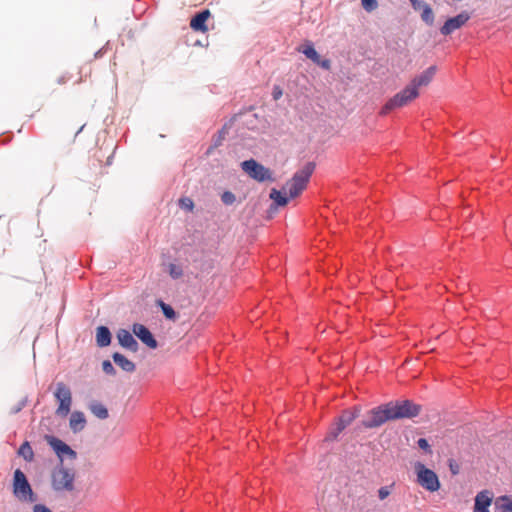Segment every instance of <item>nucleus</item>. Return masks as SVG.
Segmentation results:
<instances>
[{
  "instance_id": "obj_1",
  "label": "nucleus",
  "mask_w": 512,
  "mask_h": 512,
  "mask_svg": "<svg viewBox=\"0 0 512 512\" xmlns=\"http://www.w3.org/2000/svg\"><path fill=\"white\" fill-rule=\"evenodd\" d=\"M314 170L315 163L307 162L302 167V169L294 173L293 177L283 187L290 198H295L302 193V191L306 188Z\"/></svg>"
},
{
  "instance_id": "obj_2",
  "label": "nucleus",
  "mask_w": 512,
  "mask_h": 512,
  "mask_svg": "<svg viewBox=\"0 0 512 512\" xmlns=\"http://www.w3.org/2000/svg\"><path fill=\"white\" fill-rule=\"evenodd\" d=\"M75 471L63 463L57 465L51 473V485L55 491L71 492L74 490Z\"/></svg>"
},
{
  "instance_id": "obj_3",
  "label": "nucleus",
  "mask_w": 512,
  "mask_h": 512,
  "mask_svg": "<svg viewBox=\"0 0 512 512\" xmlns=\"http://www.w3.org/2000/svg\"><path fill=\"white\" fill-rule=\"evenodd\" d=\"M388 407L393 420L412 419L421 412V406L411 400L389 402Z\"/></svg>"
},
{
  "instance_id": "obj_4",
  "label": "nucleus",
  "mask_w": 512,
  "mask_h": 512,
  "mask_svg": "<svg viewBox=\"0 0 512 512\" xmlns=\"http://www.w3.org/2000/svg\"><path fill=\"white\" fill-rule=\"evenodd\" d=\"M13 494L18 500L22 502L31 503L36 501V497L33 493V490L25 474L20 469H16L14 472Z\"/></svg>"
},
{
  "instance_id": "obj_5",
  "label": "nucleus",
  "mask_w": 512,
  "mask_h": 512,
  "mask_svg": "<svg viewBox=\"0 0 512 512\" xmlns=\"http://www.w3.org/2000/svg\"><path fill=\"white\" fill-rule=\"evenodd\" d=\"M418 96L419 91H416V89H414L410 84H408L404 89L396 93L386 102V104L382 108L381 113L387 114L391 110L404 107L408 105L411 101L416 99Z\"/></svg>"
},
{
  "instance_id": "obj_6",
  "label": "nucleus",
  "mask_w": 512,
  "mask_h": 512,
  "mask_svg": "<svg viewBox=\"0 0 512 512\" xmlns=\"http://www.w3.org/2000/svg\"><path fill=\"white\" fill-rule=\"evenodd\" d=\"M241 169L253 180L257 182H274V177L269 168L251 158L240 163Z\"/></svg>"
},
{
  "instance_id": "obj_7",
  "label": "nucleus",
  "mask_w": 512,
  "mask_h": 512,
  "mask_svg": "<svg viewBox=\"0 0 512 512\" xmlns=\"http://www.w3.org/2000/svg\"><path fill=\"white\" fill-rule=\"evenodd\" d=\"M415 469L417 473V482L424 489L430 492H435L440 488L438 476L433 470L427 468L420 462L415 465Z\"/></svg>"
},
{
  "instance_id": "obj_8",
  "label": "nucleus",
  "mask_w": 512,
  "mask_h": 512,
  "mask_svg": "<svg viewBox=\"0 0 512 512\" xmlns=\"http://www.w3.org/2000/svg\"><path fill=\"white\" fill-rule=\"evenodd\" d=\"M54 397L59 402L56 414L65 417L69 414L72 405V393L64 382H58L54 391Z\"/></svg>"
},
{
  "instance_id": "obj_9",
  "label": "nucleus",
  "mask_w": 512,
  "mask_h": 512,
  "mask_svg": "<svg viewBox=\"0 0 512 512\" xmlns=\"http://www.w3.org/2000/svg\"><path fill=\"white\" fill-rule=\"evenodd\" d=\"M393 420L388 407V403L372 409L369 415L362 420V425L365 428H376L381 426L387 421Z\"/></svg>"
},
{
  "instance_id": "obj_10",
  "label": "nucleus",
  "mask_w": 512,
  "mask_h": 512,
  "mask_svg": "<svg viewBox=\"0 0 512 512\" xmlns=\"http://www.w3.org/2000/svg\"><path fill=\"white\" fill-rule=\"evenodd\" d=\"M47 443L53 448L58 457L60 463H63V456L67 455L72 459L76 458V452L72 450L66 443L54 436H45Z\"/></svg>"
},
{
  "instance_id": "obj_11",
  "label": "nucleus",
  "mask_w": 512,
  "mask_h": 512,
  "mask_svg": "<svg viewBox=\"0 0 512 512\" xmlns=\"http://www.w3.org/2000/svg\"><path fill=\"white\" fill-rule=\"evenodd\" d=\"M469 18L470 17L466 12H462L447 19L444 25L440 28V33L444 36L450 35L455 30L460 29L469 20Z\"/></svg>"
},
{
  "instance_id": "obj_12",
  "label": "nucleus",
  "mask_w": 512,
  "mask_h": 512,
  "mask_svg": "<svg viewBox=\"0 0 512 512\" xmlns=\"http://www.w3.org/2000/svg\"><path fill=\"white\" fill-rule=\"evenodd\" d=\"M132 332L149 348H157L158 343L146 326L139 323H135L132 326Z\"/></svg>"
},
{
  "instance_id": "obj_13",
  "label": "nucleus",
  "mask_w": 512,
  "mask_h": 512,
  "mask_svg": "<svg viewBox=\"0 0 512 512\" xmlns=\"http://www.w3.org/2000/svg\"><path fill=\"white\" fill-rule=\"evenodd\" d=\"M437 71V67L432 65L428 67L425 71H423L421 74L415 76L411 81L410 85L416 89V91H419L420 87L427 86L434 78Z\"/></svg>"
},
{
  "instance_id": "obj_14",
  "label": "nucleus",
  "mask_w": 512,
  "mask_h": 512,
  "mask_svg": "<svg viewBox=\"0 0 512 512\" xmlns=\"http://www.w3.org/2000/svg\"><path fill=\"white\" fill-rule=\"evenodd\" d=\"M211 16L208 9H205L197 13L190 21V27L197 32H206L208 27L206 25L207 20Z\"/></svg>"
},
{
  "instance_id": "obj_15",
  "label": "nucleus",
  "mask_w": 512,
  "mask_h": 512,
  "mask_svg": "<svg viewBox=\"0 0 512 512\" xmlns=\"http://www.w3.org/2000/svg\"><path fill=\"white\" fill-rule=\"evenodd\" d=\"M491 503L490 493L487 490L481 491L475 497L473 512H489Z\"/></svg>"
},
{
  "instance_id": "obj_16",
  "label": "nucleus",
  "mask_w": 512,
  "mask_h": 512,
  "mask_svg": "<svg viewBox=\"0 0 512 512\" xmlns=\"http://www.w3.org/2000/svg\"><path fill=\"white\" fill-rule=\"evenodd\" d=\"M117 339L122 347L127 348L132 352H137L138 343L128 330L120 329L117 333Z\"/></svg>"
},
{
  "instance_id": "obj_17",
  "label": "nucleus",
  "mask_w": 512,
  "mask_h": 512,
  "mask_svg": "<svg viewBox=\"0 0 512 512\" xmlns=\"http://www.w3.org/2000/svg\"><path fill=\"white\" fill-rule=\"evenodd\" d=\"M359 411L360 410L358 407H354L352 410H345L337 420V425L340 426V430H344L347 426H349L358 416Z\"/></svg>"
},
{
  "instance_id": "obj_18",
  "label": "nucleus",
  "mask_w": 512,
  "mask_h": 512,
  "mask_svg": "<svg viewBox=\"0 0 512 512\" xmlns=\"http://www.w3.org/2000/svg\"><path fill=\"white\" fill-rule=\"evenodd\" d=\"M69 425L71 430L75 433L82 431L86 425L84 414L80 411H74L71 414Z\"/></svg>"
},
{
  "instance_id": "obj_19",
  "label": "nucleus",
  "mask_w": 512,
  "mask_h": 512,
  "mask_svg": "<svg viewBox=\"0 0 512 512\" xmlns=\"http://www.w3.org/2000/svg\"><path fill=\"white\" fill-rule=\"evenodd\" d=\"M113 361L124 371L126 372H134L135 371V364L127 359L124 355L115 352L112 355Z\"/></svg>"
},
{
  "instance_id": "obj_20",
  "label": "nucleus",
  "mask_w": 512,
  "mask_h": 512,
  "mask_svg": "<svg viewBox=\"0 0 512 512\" xmlns=\"http://www.w3.org/2000/svg\"><path fill=\"white\" fill-rule=\"evenodd\" d=\"M494 512H512V498L506 495L496 498Z\"/></svg>"
},
{
  "instance_id": "obj_21",
  "label": "nucleus",
  "mask_w": 512,
  "mask_h": 512,
  "mask_svg": "<svg viewBox=\"0 0 512 512\" xmlns=\"http://www.w3.org/2000/svg\"><path fill=\"white\" fill-rule=\"evenodd\" d=\"M96 342L99 347H106L111 342V333L105 326H99L96 331Z\"/></svg>"
},
{
  "instance_id": "obj_22",
  "label": "nucleus",
  "mask_w": 512,
  "mask_h": 512,
  "mask_svg": "<svg viewBox=\"0 0 512 512\" xmlns=\"http://www.w3.org/2000/svg\"><path fill=\"white\" fill-rule=\"evenodd\" d=\"M90 410L99 419H106L109 416L107 408L98 402L92 403Z\"/></svg>"
},
{
  "instance_id": "obj_23",
  "label": "nucleus",
  "mask_w": 512,
  "mask_h": 512,
  "mask_svg": "<svg viewBox=\"0 0 512 512\" xmlns=\"http://www.w3.org/2000/svg\"><path fill=\"white\" fill-rule=\"evenodd\" d=\"M301 52L310 60H312L314 63L319 60V54L315 50L313 44L311 42H307L303 48L301 49Z\"/></svg>"
},
{
  "instance_id": "obj_24",
  "label": "nucleus",
  "mask_w": 512,
  "mask_h": 512,
  "mask_svg": "<svg viewBox=\"0 0 512 512\" xmlns=\"http://www.w3.org/2000/svg\"><path fill=\"white\" fill-rule=\"evenodd\" d=\"M270 198L278 205L285 206L289 201V195H283L281 191L273 188L270 192Z\"/></svg>"
},
{
  "instance_id": "obj_25",
  "label": "nucleus",
  "mask_w": 512,
  "mask_h": 512,
  "mask_svg": "<svg viewBox=\"0 0 512 512\" xmlns=\"http://www.w3.org/2000/svg\"><path fill=\"white\" fill-rule=\"evenodd\" d=\"M421 11V19L427 25L432 26L434 24V13L430 5H425Z\"/></svg>"
},
{
  "instance_id": "obj_26",
  "label": "nucleus",
  "mask_w": 512,
  "mask_h": 512,
  "mask_svg": "<svg viewBox=\"0 0 512 512\" xmlns=\"http://www.w3.org/2000/svg\"><path fill=\"white\" fill-rule=\"evenodd\" d=\"M18 453L28 462H31L34 458L33 450L27 441L20 446Z\"/></svg>"
},
{
  "instance_id": "obj_27",
  "label": "nucleus",
  "mask_w": 512,
  "mask_h": 512,
  "mask_svg": "<svg viewBox=\"0 0 512 512\" xmlns=\"http://www.w3.org/2000/svg\"><path fill=\"white\" fill-rule=\"evenodd\" d=\"M168 273L173 279H179L183 276V269L177 264L170 263L168 265Z\"/></svg>"
},
{
  "instance_id": "obj_28",
  "label": "nucleus",
  "mask_w": 512,
  "mask_h": 512,
  "mask_svg": "<svg viewBox=\"0 0 512 512\" xmlns=\"http://www.w3.org/2000/svg\"><path fill=\"white\" fill-rule=\"evenodd\" d=\"M159 304L166 318L172 320L176 318V313L170 305L165 304L163 301H160Z\"/></svg>"
},
{
  "instance_id": "obj_29",
  "label": "nucleus",
  "mask_w": 512,
  "mask_h": 512,
  "mask_svg": "<svg viewBox=\"0 0 512 512\" xmlns=\"http://www.w3.org/2000/svg\"><path fill=\"white\" fill-rule=\"evenodd\" d=\"M179 205L182 209L192 211L194 208V203L191 198L184 197L179 200Z\"/></svg>"
},
{
  "instance_id": "obj_30",
  "label": "nucleus",
  "mask_w": 512,
  "mask_h": 512,
  "mask_svg": "<svg viewBox=\"0 0 512 512\" xmlns=\"http://www.w3.org/2000/svg\"><path fill=\"white\" fill-rule=\"evenodd\" d=\"M362 6L366 11L371 12L377 8L378 3L377 0H362Z\"/></svg>"
},
{
  "instance_id": "obj_31",
  "label": "nucleus",
  "mask_w": 512,
  "mask_h": 512,
  "mask_svg": "<svg viewBox=\"0 0 512 512\" xmlns=\"http://www.w3.org/2000/svg\"><path fill=\"white\" fill-rule=\"evenodd\" d=\"M343 430H340V426L337 425V423L335 424V427L332 428L327 436V440H330V441H333V440H336L337 437L339 436V434L342 432Z\"/></svg>"
},
{
  "instance_id": "obj_32",
  "label": "nucleus",
  "mask_w": 512,
  "mask_h": 512,
  "mask_svg": "<svg viewBox=\"0 0 512 512\" xmlns=\"http://www.w3.org/2000/svg\"><path fill=\"white\" fill-rule=\"evenodd\" d=\"M102 369L106 374L114 375L115 369L109 360H105L102 363Z\"/></svg>"
},
{
  "instance_id": "obj_33",
  "label": "nucleus",
  "mask_w": 512,
  "mask_h": 512,
  "mask_svg": "<svg viewBox=\"0 0 512 512\" xmlns=\"http://www.w3.org/2000/svg\"><path fill=\"white\" fill-rule=\"evenodd\" d=\"M411 3L412 8L415 11H420L424 8L425 5H428L426 2L422 0H409Z\"/></svg>"
},
{
  "instance_id": "obj_34",
  "label": "nucleus",
  "mask_w": 512,
  "mask_h": 512,
  "mask_svg": "<svg viewBox=\"0 0 512 512\" xmlns=\"http://www.w3.org/2000/svg\"><path fill=\"white\" fill-rule=\"evenodd\" d=\"M417 444H418L419 448H421L422 450H424L426 452H431L430 445H429L427 439L419 438L417 441Z\"/></svg>"
},
{
  "instance_id": "obj_35",
  "label": "nucleus",
  "mask_w": 512,
  "mask_h": 512,
  "mask_svg": "<svg viewBox=\"0 0 512 512\" xmlns=\"http://www.w3.org/2000/svg\"><path fill=\"white\" fill-rule=\"evenodd\" d=\"M390 495V489L387 486L381 487L378 490V497L380 500L386 499Z\"/></svg>"
},
{
  "instance_id": "obj_36",
  "label": "nucleus",
  "mask_w": 512,
  "mask_h": 512,
  "mask_svg": "<svg viewBox=\"0 0 512 512\" xmlns=\"http://www.w3.org/2000/svg\"><path fill=\"white\" fill-rule=\"evenodd\" d=\"M282 89L279 86H274L272 91V96L274 100H278L282 96Z\"/></svg>"
},
{
  "instance_id": "obj_37",
  "label": "nucleus",
  "mask_w": 512,
  "mask_h": 512,
  "mask_svg": "<svg viewBox=\"0 0 512 512\" xmlns=\"http://www.w3.org/2000/svg\"><path fill=\"white\" fill-rule=\"evenodd\" d=\"M315 63L324 69L330 68V61L328 59H321L320 56H319V60Z\"/></svg>"
},
{
  "instance_id": "obj_38",
  "label": "nucleus",
  "mask_w": 512,
  "mask_h": 512,
  "mask_svg": "<svg viewBox=\"0 0 512 512\" xmlns=\"http://www.w3.org/2000/svg\"><path fill=\"white\" fill-rule=\"evenodd\" d=\"M236 201V197L232 192L226 191V206L232 205Z\"/></svg>"
},
{
  "instance_id": "obj_39",
  "label": "nucleus",
  "mask_w": 512,
  "mask_h": 512,
  "mask_svg": "<svg viewBox=\"0 0 512 512\" xmlns=\"http://www.w3.org/2000/svg\"><path fill=\"white\" fill-rule=\"evenodd\" d=\"M34 512H51L47 507L43 505H35L34 506Z\"/></svg>"
},
{
  "instance_id": "obj_40",
  "label": "nucleus",
  "mask_w": 512,
  "mask_h": 512,
  "mask_svg": "<svg viewBox=\"0 0 512 512\" xmlns=\"http://www.w3.org/2000/svg\"><path fill=\"white\" fill-rule=\"evenodd\" d=\"M450 470H451L452 474L455 475L459 472V467L457 464L450 463Z\"/></svg>"
},
{
  "instance_id": "obj_41",
  "label": "nucleus",
  "mask_w": 512,
  "mask_h": 512,
  "mask_svg": "<svg viewBox=\"0 0 512 512\" xmlns=\"http://www.w3.org/2000/svg\"><path fill=\"white\" fill-rule=\"evenodd\" d=\"M101 54H102V49L98 50V51L95 53L94 57H95V58H98V57H100V56H101Z\"/></svg>"
},
{
  "instance_id": "obj_42",
  "label": "nucleus",
  "mask_w": 512,
  "mask_h": 512,
  "mask_svg": "<svg viewBox=\"0 0 512 512\" xmlns=\"http://www.w3.org/2000/svg\"><path fill=\"white\" fill-rule=\"evenodd\" d=\"M58 83H59V84H63V83H65V81H64V79H63V78H59V79H58Z\"/></svg>"
}]
</instances>
